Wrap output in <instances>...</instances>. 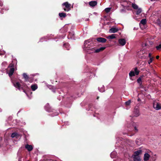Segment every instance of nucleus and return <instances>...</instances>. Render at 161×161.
<instances>
[{
    "label": "nucleus",
    "instance_id": "f03ea898",
    "mask_svg": "<svg viewBox=\"0 0 161 161\" xmlns=\"http://www.w3.org/2000/svg\"><path fill=\"white\" fill-rule=\"evenodd\" d=\"M134 71L131 70L129 73L130 77L135 76V75H138L139 73V71L137 67H135L134 69Z\"/></svg>",
    "mask_w": 161,
    "mask_h": 161
},
{
    "label": "nucleus",
    "instance_id": "8fccbe9b",
    "mask_svg": "<svg viewBox=\"0 0 161 161\" xmlns=\"http://www.w3.org/2000/svg\"><path fill=\"white\" fill-rule=\"evenodd\" d=\"M140 99L139 98H138V101H140Z\"/></svg>",
    "mask_w": 161,
    "mask_h": 161
},
{
    "label": "nucleus",
    "instance_id": "c85d7f7f",
    "mask_svg": "<svg viewBox=\"0 0 161 161\" xmlns=\"http://www.w3.org/2000/svg\"><path fill=\"white\" fill-rule=\"evenodd\" d=\"M131 102V100H130L126 102L125 103V104L126 106H128L130 104Z\"/></svg>",
    "mask_w": 161,
    "mask_h": 161
},
{
    "label": "nucleus",
    "instance_id": "20e7f679",
    "mask_svg": "<svg viewBox=\"0 0 161 161\" xmlns=\"http://www.w3.org/2000/svg\"><path fill=\"white\" fill-rule=\"evenodd\" d=\"M62 5L65 6V8H64V10L65 11L68 12L70 10L71 4L69 3L68 2H65L62 4Z\"/></svg>",
    "mask_w": 161,
    "mask_h": 161
},
{
    "label": "nucleus",
    "instance_id": "412c9836",
    "mask_svg": "<svg viewBox=\"0 0 161 161\" xmlns=\"http://www.w3.org/2000/svg\"><path fill=\"white\" fill-rule=\"evenodd\" d=\"M133 158V161H141L140 157L132 156Z\"/></svg>",
    "mask_w": 161,
    "mask_h": 161
},
{
    "label": "nucleus",
    "instance_id": "4c0bfd02",
    "mask_svg": "<svg viewBox=\"0 0 161 161\" xmlns=\"http://www.w3.org/2000/svg\"><path fill=\"white\" fill-rule=\"evenodd\" d=\"M9 67L11 68H14L13 65L12 64H10L9 65Z\"/></svg>",
    "mask_w": 161,
    "mask_h": 161
},
{
    "label": "nucleus",
    "instance_id": "603ef678",
    "mask_svg": "<svg viewBox=\"0 0 161 161\" xmlns=\"http://www.w3.org/2000/svg\"><path fill=\"white\" fill-rule=\"evenodd\" d=\"M66 31H67V30H64V32H66Z\"/></svg>",
    "mask_w": 161,
    "mask_h": 161
},
{
    "label": "nucleus",
    "instance_id": "c9c22d12",
    "mask_svg": "<svg viewBox=\"0 0 161 161\" xmlns=\"http://www.w3.org/2000/svg\"><path fill=\"white\" fill-rule=\"evenodd\" d=\"M3 4V3L2 1H0V6L2 7Z\"/></svg>",
    "mask_w": 161,
    "mask_h": 161
},
{
    "label": "nucleus",
    "instance_id": "dca6fc26",
    "mask_svg": "<svg viewBox=\"0 0 161 161\" xmlns=\"http://www.w3.org/2000/svg\"><path fill=\"white\" fill-rule=\"evenodd\" d=\"M134 116L136 117H138L139 115V111L138 108H136L135 109L134 111Z\"/></svg>",
    "mask_w": 161,
    "mask_h": 161
},
{
    "label": "nucleus",
    "instance_id": "4d7b16f0",
    "mask_svg": "<svg viewBox=\"0 0 161 161\" xmlns=\"http://www.w3.org/2000/svg\"><path fill=\"white\" fill-rule=\"evenodd\" d=\"M2 9H3V10H4V9H4V8H2Z\"/></svg>",
    "mask_w": 161,
    "mask_h": 161
},
{
    "label": "nucleus",
    "instance_id": "1a4fd4ad",
    "mask_svg": "<svg viewBox=\"0 0 161 161\" xmlns=\"http://www.w3.org/2000/svg\"><path fill=\"white\" fill-rule=\"evenodd\" d=\"M119 43L121 46H124L126 44V42L125 39H120L119 40Z\"/></svg>",
    "mask_w": 161,
    "mask_h": 161
},
{
    "label": "nucleus",
    "instance_id": "5701e85b",
    "mask_svg": "<svg viewBox=\"0 0 161 161\" xmlns=\"http://www.w3.org/2000/svg\"><path fill=\"white\" fill-rule=\"evenodd\" d=\"M136 10V12L137 15H139L142 12V9L141 8H139Z\"/></svg>",
    "mask_w": 161,
    "mask_h": 161
},
{
    "label": "nucleus",
    "instance_id": "b1692460",
    "mask_svg": "<svg viewBox=\"0 0 161 161\" xmlns=\"http://www.w3.org/2000/svg\"><path fill=\"white\" fill-rule=\"evenodd\" d=\"M131 6L134 9L136 10L139 8L138 5L134 3H132Z\"/></svg>",
    "mask_w": 161,
    "mask_h": 161
},
{
    "label": "nucleus",
    "instance_id": "680f3d73",
    "mask_svg": "<svg viewBox=\"0 0 161 161\" xmlns=\"http://www.w3.org/2000/svg\"><path fill=\"white\" fill-rule=\"evenodd\" d=\"M87 20H89V19H87Z\"/></svg>",
    "mask_w": 161,
    "mask_h": 161
},
{
    "label": "nucleus",
    "instance_id": "f257e3e1",
    "mask_svg": "<svg viewBox=\"0 0 161 161\" xmlns=\"http://www.w3.org/2000/svg\"><path fill=\"white\" fill-rule=\"evenodd\" d=\"M92 41L87 40L85 42L83 49L89 53H92V51L94 50L93 45Z\"/></svg>",
    "mask_w": 161,
    "mask_h": 161
},
{
    "label": "nucleus",
    "instance_id": "13d9d810",
    "mask_svg": "<svg viewBox=\"0 0 161 161\" xmlns=\"http://www.w3.org/2000/svg\"><path fill=\"white\" fill-rule=\"evenodd\" d=\"M123 10H123V9H122V10H121V11H123Z\"/></svg>",
    "mask_w": 161,
    "mask_h": 161
},
{
    "label": "nucleus",
    "instance_id": "bb28decb",
    "mask_svg": "<svg viewBox=\"0 0 161 161\" xmlns=\"http://www.w3.org/2000/svg\"><path fill=\"white\" fill-rule=\"evenodd\" d=\"M107 38L108 39H113L115 38V34H112L110 36H109L107 37Z\"/></svg>",
    "mask_w": 161,
    "mask_h": 161
},
{
    "label": "nucleus",
    "instance_id": "ea45409f",
    "mask_svg": "<svg viewBox=\"0 0 161 161\" xmlns=\"http://www.w3.org/2000/svg\"><path fill=\"white\" fill-rule=\"evenodd\" d=\"M58 115V113H57V112H55L54 113V114H53V116H55L57 115Z\"/></svg>",
    "mask_w": 161,
    "mask_h": 161
},
{
    "label": "nucleus",
    "instance_id": "a19ab883",
    "mask_svg": "<svg viewBox=\"0 0 161 161\" xmlns=\"http://www.w3.org/2000/svg\"><path fill=\"white\" fill-rule=\"evenodd\" d=\"M148 57L150 58H152L151 57V53H149L148 54Z\"/></svg>",
    "mask_w": 161,
    "mask_h": 161
},
{
    "label": "nucleus",
    "instance_id": "a211bd4d",
    "mask_svg": "<svg viewBox=\"0 0 161 161\" xmlns=\"http://www.w3.org/2000/svg\"><path fill=\"white\" fill-rule=\"evenodd\" d=\"M19 136H20V135L16 133H13L11 135V137L12 138L16 137V138H18Z\"/></svg>",
    "mask_w": 161,
    "mask_h": 161
},
{
    "label": "nucleus",
    "instance_id": "393cba45",
    "mask_svg": "<svg viewBox=\"0 0 161 161\" xmlns=\"http://www.w3.org/2000/svg\"><path fill=\"white\" fill-rule=\"evenodd\" d=\"M59 16L60 18H64L66 17V15L65 13H59Z\"/></svg>",
    "mask_w": 161,
    "mask_h": 161
},
{
    "label": "nucleus",
    "instance_id": "f3484780",
    "mask_svg": "<svg viewBox=\"0 0 161 161\" xmlns=\"http://www.w3.org/2000/svg\"><path fill=\"white\" fill-rule=\"evenodd\" d=\"M97 3V2L96 1H92L89 2V4L90 6L93 7L96 5Z\"/></svg>",
    "mask_w": 161,
    "mask_h": 161
},
{
    "label": "nucleus",
    "instance_id": "cd10ccee",
    "mask_svg": "<svg viewBox=\"0 0 161 161\" xmlns=\"http://www.w3.org/2000/svg\"><path fill=\"white\" fill-rule=\"evenodd\" d=\"M98 89L99 91L101 92H103L105 91L104 87L103 86L101 88L99 87Z\"/></svg>",
    "mask_w": 161,
    "mask_h": 161
},
{
    "label": "nucleus",
    "instance_id": "0eeeda50",
    "mask_svg": "<svg viewBox=\"0 0 161 161\" xmlns=\"http://www.w3.org/2000/svg\"><path fill=\"white\" fill-rule=\"evenodd\" d=\"M153 107L156 110H159L161 109V104L156 102L154 103Z\"/></svg>",
    "mask_w": 161,
    "mask_h": 161
},
{
    "label": "nucleus",
    "instance_id": "f8f14e48",
    "mask_svg": "<svg viewBox=\"0 0 161 161\" xmlns=\"http://www.w3.org/2000/svg\"><path fill=\"white\" fill-rule=\"evenodd\" d=\"M96 40L97 41L102 43H104L107 41V40L106 39L103 37H99L97 38Z\"/></svg>",
    "mask_w": 161,
    "mask_h": 161
},
{
    "label": "nucleus",
    "instance_id": "a18cd8bd",
    "mask_svg": "<svg viewBox=\"0 0 161 161\" xmlns=\"http://www.w3.org/2000/svg\"><path fill=\"white\" fill-rule=\"evenodd\" d=\"M159 58V56H157L156 57V58L157 59H158Z\"/></svg>",
    "mask_w": 161,
    "mask_h": 161
},
{
    "label": "nucleus",
    "instance_id": "6e6552de",
    "mask_svg": "<svg viewBox=\"0 0 161 161\" xmlns=\"http://www.w3.org/2000/svg\"><path fill=\"white\" fill-rule=\"evenodd\" d=\"M23 77L25 79V81H29L30 82H32L33 80H31L30 78H29L28 75L26 73H24L23 74Z\"/></svg>",
    "mask_w": 161,
    "mask_h": 161
},
{
    "label": "nucleus",
    "instance_id": "7c9ffc66",
    "mask_svg": "<svg viewBox=\"0 0 161 161\" xmlns=\"http://www.w3.org/2000/svg\"><path fill=\"white\" fill-rule=\"evenodd\" d=\"M123 3H127V1H124L123 2H122L121 3V5L123 6L124 8H125L126 7L125 6L124 4H125Z\"/></svg>",
    "mask_w": 161,
    "mask_h": 161
},
{
    "label": "nucleus",
    "instance_id": "72a5a7b5",
    "mask_svg": "<svg viewBox=\"0 0 161 161\" xmlns=\"http://www.w3.org/2000/svg\"><path fill=\"white\" fill-rule=\"evenodd\" d=\"M153 58H150L149 60L148 61V62L149 64H150L153 61Z\"/></svg>",
    "mask_w": 161,
    "mask_h": 161
},
{
    "label": "nucleus",
    "instance_id": "9b49d317",
    "mask_svg": "<svg viewBox=\"0 0 161 161\" xmlns=\"http://www.w3.org/2000/svg\"><path fill=\"white\" fill-rule=\"evenodd\" d=\"M45 108L46 111L48 112H53V110L50 107L49 104L47 103L46 106H45Z\"/></svg>",
    "mask_w": 161,
    "mask_h": 161
},
{
    "label": "nucleus",
    "instance_id": "37998d69",
    "mask_svg": "<svg viewBox=\"0 0 161 161\" xmlns=\"http://www.w3.org/2000/svg\"><path fill=\"white\" fill-rule=\"evenodd\" d=\"M137 29H138V28H136V27H134V29H133V30H137Z\"/></svg>",
    "mask_w": 161,
    "mask_h": 161
},
{
    "label": "nucleus",
    "instance_id": "aec40b11",
    "mask_svg": "<svg viewBox=\"0 0 161 161\" xmlns=\"http://www.w3.org/2000/svg\"><path fill=\"white\" fill-rule=\"evenodd\" d=\"M14 70V68H10L9 71L8 73L9 77H11L13 75Z\"/></svg>",
    "mask_w": 161,
    "mask_h": 161
},
{
    "label": "nucleus",
    "instance_id": "9d476101",
    "mask_svg": "<svg viewBox=\"0 0 161 161\" xmlns=\"http://www.w3.org/2000/svg\"><path fill=\"white\" fill-rule=\"evenodd\" d=\"M142 151L141 150H137L134 152V154L132 155V156L134 157H140L139 155L141 154Z\"/></svg>",
    "mask_w": 161,
    "mask_h": 161
},
{
    "label": "nucleus",
    "instance_id": "bf43d9fd",
    "mask_svg": "<svg viewBox=\"0 0 161 161\" xmlns=\"http://www.w3.org/2000/svg\"><path fill=\"white\" fill-rule=\"evenodd\" d=\"M105 23L107 24V23H106V22H105Z\"/></svg>",
    "mask_w": 161,
    "mask_h": 161
},
{
    "label": "nucleus",
    "instance_id": "6e6d98bb",
    "mask_svg": "<svg viewBox=\"0 0 161 161\" xmlns=\"http://www.w3.org/2000/svg\"><path fill=\"white\" fill-rule=\"evenodd\" d=\"M26 86H27L26 85H25V86H24V87H26Z\"/></svg>",
    "mask_w": 161,
    "mask_h": 161
},
{
    "label": "nucleus",
    "instance_id": "7ed1b4c3",
    "mask_svg": "<svg viewBox=\"0 0 161 161\" xmlns=\"http://www.w3.org/2000/svg\"><path fill=\"white\" fill-rule=\"evenodd\" d=\"M151 153V152L149 150H148L147 151V153H145L143 156V160L144 161H148L150 157V153Z\"/></svg>",
    "mask_w": 161,
    "mask_h": 161
},
{
    "label": "nucleus",
    "instance_id": "423d86ee",
    "mask_svg": "<svg viewBox=\"0 0 161 161\" xmlns=\"http://www.w3.org/2000/svg\"><path fill=\"white\" fill-rule=\"evenodd\" d=\"M146 21H141L139 23V25L141 29H143L147 27Z\"/></svg>",
    "mask_w": 161,
    "mask_h": 161
},
{
    "label": "nucleus",
    "instance_id": "473e14b6",
    "mask_svg": "<svg viewBox=\"0 0 161 161\" xmlns=\"http://www.w3.org/2000/svg\"><path fill=\"white\" fill-rule=\"evenodd\" d=\"M156 48L157 50H160L161 49V44H160L158 46H156Z\"/></svg>",
    "mask_w": 161,
    "mask_h": 161
},
{
    "label": "nucleus",
    "instance_id": "6ab92c4d",
    "mask_svg": "<svg viewBox=\"0 0 161 161\" xmlns=\"http://www.w3.org/2000/svg\"><path fill=\"white\" fill-rule=\"evenodd\" d=\"M31 88L33 91H35L38 88V86L37 84H35L31 85Z\"/></svg>",
    "mask_w": 161,
    "mask_h": 161
},
{
    "label": "nucleus",
    "instance_id": "3c124183",
    "mask_svg": "<svg viewBox=\"0 0 161 161\" xmlns=\"http://www.w3.org/2000/svg\"><path fill=\"white\" fill-rule=\"evenodd\" d=\"M1 13L2 14L3 13V11H1Z\"/></svg>",
    "mask_w": 161,
    "mask_h": 161
},
{
    "label": "nucleus",
    "instance_id": "e433bc0d",
    "mask_svg": "<svg viewBox=\"0 0 161 161\" xmlns=\"http://www.w3.org/2000/svg\"><path fill=\"white\" fill-rule=\"evenodd\" d=\"M5 53V52L3 51L2 53H0V55H4Z\"/></svg>",
    "mask_w": 161,
    "mask_h": 161
},
{
    "label": "nucleus",
    "instance_id": "49530a36",
    "mask_svg": "<svg viewBox=\"0 0 161 161\" xmlns=\"http://www.w3.org/2000/svg\"><path fill=\"white\" fill-rule=\"evenodd\" d=\"M141 20H146V19H145V18H144V19H141Z\"/></svg>",
    "mask_w": 161,
    "mask_h": 161
},
{
    "label": "nucleus",
    "instance_id": "2eb2a0df",
    "mask_svg": "<svg viewBox=\"0 0 161 161\" xmlns=\"http://www.w3.org/2000/svg\"><path fill=\"white\" fill-rule=\"evenodd\" d=\"M25 148L27 150L29 151H31L33 149V147L31 145L27 144L25 145Z\"/></svg>",
    "mask_w": 161,
    "mask_h": 161
},
{
    "label": "nucleus",
    "instance_id": "f704fd0d",
    "mask_svg": "<svg viewBox=\"0 0 161 161\" xmlns=\"http://www.w3.org/2000/svg\"><path fill=\"white\" fill-rule=\"evenodd\" d=\"M74 32H69V36H70V38H72V37H71L72 36H74Z\"/></svg>",
    "mask_w": 161,
    "mask_h": 161
},
{
    "label": "nucleus",
    "instance_id": "4be33fe9",
    "mask_svg": "<svg viewBox=\"0 0 161 161\" xmlns=\"http://www.w3.org/2000/svg\"><path fill=\"white\" fill-rule=\"evenodd\" d=\"M117 155V153L115 151H113L110 154V156L111 158H113L116 157Z\"/></svg>",
    "mask_w": 161,
    "mask_h": 161
},
{
    "label": "nucleus",
    "instance_id": "c756f323",
    "mask_svg": "<svg viewBox=\"0 0 161 161\" xmlns=\"http://www.w3.org/2000/svg\"><path fill=\"white\" fill-rule=\"evenodd\" d=\"M111 8H106L105 9V11L106 13H108L110 11Z\"/></svg>",
    "mask_w": 161,
    "mask_h": 161
},
{
    "label": "nucleus",
    "instance_id": "5fc2aeb1",
    "mask_svg": "<svg viewBox=\"0 0 161 161\" xmlns=\"http://www.w3.org/2000/svg\"><path fill=\"white\" fill-rule=\"evenodd\" d=\"M65 28V27L64 29H62V30L63 29H64V28Z\"/></svg>",
    "mask_w": 161,
    "mask_h": 161
},
{
    "label": "nucleus",
    "instance_id": "39448f33",
    "mask_svg": "<svg viewBox=\"0 0 161 161\" xmlns=\"http://www.w3.org/2000/svg\"><path fill=\"white\" fill-rule=\"evenodd\" d=\"M14 86L18 90H22L24 92H25L24 89L23 87H21V85L19 84V82H16L15 83H13Z\"/></svg>",
    "mask_w": 161,
    "mask_h": 161
},
{
    "label": "nucleus",
    "instance_id": "79ce46f5",
    "mask_svg": "<svg viewBox=\"0 0 161 161\" xmlns=\"http://www.w3.org/2000/svg\"><path fill=\"white\" fill-rule=\"evenodd\" d=\"M109 17L108 16L107 19H106V20H111L110 19H109Z\"/></svg>",
    "mask_w": 161,
    "mask_h": 161
},
{
    "label": "nucleus",
    "instance_id": "a878e982",
    "mask_svg": "<svg viewBox=\"0 0 161 161\" xmlns=\"http://www.w3.org/2000/svg\"><path fill=\"white\" fill-rule=\"evenodd\" d=\"M64 47L65 48H66L67 50H69V45L68 43L64 44Z\"/></svg>",
    "mask_w": 161,
    "mask_h": 161
},
{
    "label": "nucleus",
    "instance_id": "58836bf2",
    "mask_svg": "<svg viewBox=\"0 0 161 161\" xmlns=\"http://www.w3.org/2000/svg\"><path fill=\"white\" fill-rule=\"evenodd\" d=\"M134 129L136 132L138 131V130L136 126L134 127Z\"/></svg>",
    "mask_w": 161,
    "mask_h": 161
},
{
    "label": "nucleus",
    "instance_id": "4468645a",
    "mask_svg": "<svg viewBox=\"0 0 161 161\" xmlns=\"http://www.w3.org/2000/svg\"><path fill=\"white\" fill-rule=\"evenodd\" d=\"M105 48V47H100V48L97 49H94V50L93 51H92V53L93 52H94L95 53H98L100 51H103V50H104Z\"/></svg>",
    "mask_w": 161,
    "mask_h": 161
},
{
    "label": "nucleus",
    "instance_id": "2f4dec72",
    "mask_svg": "<svg viewBox=\"0 0 161 161\" xmlns=\"http://www.w3.org/2000/svg\"><path fill=\"white\" fill-rule=\"evenodd\" d=\"M137 82L140 84H141L142 83V79H141V77H139L138 79H137Z\"/></svg>",
    "mask_w": 161,
    "mask_h": 161
},
{
    "label": "nucleus",
    "instance_id": "864d4df0",
    "mask_svg": "<svg viewBox=\"0 0 161 161\" xmlns=\"http://www.w3.org/2000/svg\"><path fill=\"white\" fill-rule=\"evenodd\" d=\"M152 1H154L155 0H150Z\"/></svg>",
    "mask_w": 161,
    "mask_h": 161
},
{
    "label": "nucleus",
    "instance_id": "c03bdc74",
    "mask_svg": "<svg viewBox=\"0 0 161 161\" xmlns=\"http://www.w3.org/2000/svg\"><path fill=\"white\" fill-rule=\"evenodd\" d=\"M5 10H8V8H5Z\"/></svg>",
    "mask_w": 161,
    "mask_h": 161
},
{
    "label": "nucleus",
    "instance_id": "ddd939ff",
    "mask_svg": "<svg viewBox=\"0 0 161 161\" xmlns=\"http://www.w3.org/2000/svg\"><path fill=\"white\" fill-rule=\"evenodd\" d=\"M118 31V28L116 27H112L109 30V32L110 33H114L117 32Z\"/></svg>",
    "mask_w": 161,
    "mask_h": 161
},
{
    "label": "nucleus",
    "instance_id": "de8ad7c7",
    "mask_svg": "<svg viewBox=\"0 0 161 161\" xmlns=\"http://www.w3.org/2000/svg\"><path fill=\"white\" fill-rule=\"evenodd\" d=\"M141 52H142V53H144V51L143 50H142V51H141Z\"/></svg>",
    "mask_w": 161,
    "mask_h": 161
},
{
    "label": "nucleus",
    "instance_id": "052dcab7",
    "mask_svg": "<svg viewBox=\"0 0 161 161\" xmlns=\"http://www.w3.org/2000/svg\"><path fill=\"white\" fill-rule=\"evenodd\" d=\"M26 93V94L27 95V93Z\"/></svg>",
    "mask_w": 161,
    "mask_h": 161
},
{
    "label": "nucleus",
    "instance_id": "09e8293b",
    "mask_svg": "<svg viewBox=\"0 0 161 161\" xmlns=\"http://www.w3.org/2000/svg\"><path fill=\"white\" fill-rule=\"evenodd\" d=\"M43 38H41V39H40V41H41V42H42V39H43Z\"/></svg>",
    "mask_w": 161,
    "mask_h": 161
}]
</instances>
